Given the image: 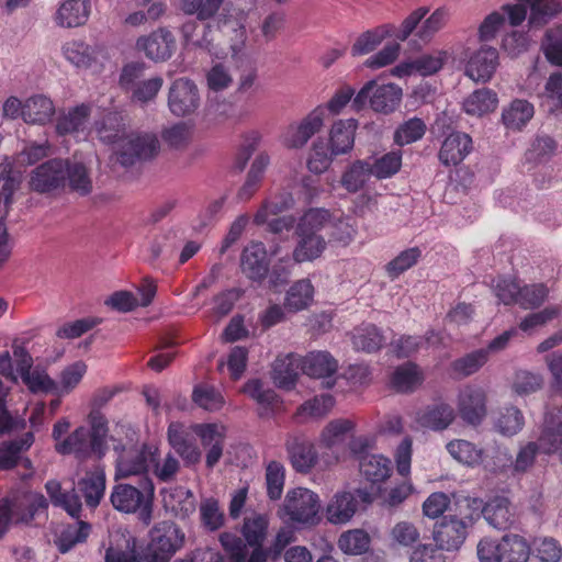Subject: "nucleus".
<instances>
[{
	"mask_svg": "<svg viewBox=\"0 0 562 562\" xmlns=\"http://www.w3.org/2000/svg\"><path fill=\"white\" fill-rule=\"evenodd\" d=\"M91 525L83 520H78L72 525H68L56 539V546L59 552L67 553L76 544L83 543L89 537Z\"/></svg>",
	"mask_w": 562,
	"mask_h": 562,
	"instance_id": "37998d69",
	"label": "nucleus"
},
{
	"mask_svg": "<svg viewBox=\"0 0 562 562\" xmlns=\"http://www.w3.org/2000/svg\"><path fill=\"white\" fill-rule=\"evenodd\" d=\"M371 502V494L363 488H357L355 493L341 492L335 494L326 507V518L335 525L348 522L357 510V503Z\"/></svg>",
	"mask_w": 562,
	"mask_h": 562,
	"instance_id": "2eb2a0df",
	"label": "nucleus"
},
{
	"mask_svg": "<svg viewBox=\"0 0 562 562\" xmlns=\"http://www.w3.org/2000/svg\"><path fill=\"white\" fill-rule=\"evenodd\" d=\"M530 546L527 540L516 533H506L501 539V562H527Z\"/></svg>",
	"mask_w": 562,
	"mask_h": 562,
	"instance_id": "c9c22d12",
	"label": "nucleus"
},
{
	"mask_svg": "<svg viewBox=\"0 0 562 562\" xmlns=\"http://www.w3.org/2000/svg\"><path fill=\"white\" fill-rule=\"evenodd\" d=\"M159 150V140L151 133H132L122 138L115 151L116 160L123 167L154 158Z\"/></svg>",
	"mask_w": 562,
	"mask_h": 562,
	"instance_id": "1a4fd4ad",
	"label": "nucleus"
},
{
	"mask_svg": "<svg viewBox=\"0 0 562 562\" xmlns=\"http://www.w3.org/2000/svg\"><path fill=\"white\" fill-rule=\"evenodd\" d=\"M402 94V89L394 83L379 86L370 80L355 95L351 108L361 111L369 104L374 112L389 114L400 105Z\"/></svg>",
	"mask_w": 562,
	"mask_h": 562,
	"instance_id": "423d86ee",
	"label": "nucleus"
},
{
	"mask_svg": "<svg viewBox=\"0 0 562 562\" xmlns=\"http://www.w3.org/2000/svg\"><path fill=\"white\" fill-rule=\"evenodd\" d=\"M224 0H182L181 10L188 15H195L200 21L213 19Z\"/></svg>",
	"mask_w": 562,
	"mask_h": 562,
	"instance_id": "4d7b16f0",
	"label": "nucleus"
},
{
	"mask_svg": "<svg viewBox=\"0 0 562 562\" xmlns=\"http://www.w3.org/2000/svg\"><path fill=\"white\" fill-rule=\"evenodd\" d=\"M449 10L445 7L436 9L422 24L417 31V36L422 41H429L434 35L445 27L449 20Z\"/></svg>",
	"mask_w": 562,
	"mask_h": 562,
	"instance_id": "338daca9",
	"label": "nucleus"
},
{
	"mask_svg": "<svg viewBox=\"0 0 562 562\" xmlns=\"http://www.w3.org/2000/svg\"><path fill=\"white\" fill-rule=\"evenodd\" d=\"M426 132V125L423 120L418 117L409 119L397 127L394 133V142L404 146L420 139Z\"/></svg>",
	"mask_w": 562,
	"mask_h": 562,
	"instance_id": "0e129e2a",
	"label": "nucleus"
},
{
	"mask_svg": "<svg viewBox=\"0 0 562 562\" xmlns=\"http://www.w3.org/2000/svg\"><path fill=\"white\" fill-rule=\"evenodd\" d=\"M488 360V350L477 349L454 360L451 369L461 376H469L477 372Z\"/></svg>",
	"mask_w": 562,
	"mask_h": 562,
	"instance_id": "864d4df0",
	"label": "nucleus"
},
{
	"mask_svg": "<svg viewBox=\"0 0 562 562\" xmlns=\"http://www.w3.org/2000/svg\"><path fill=\"white\" fill-rule=\"evenodd\" d=\"M361 475L371 483L385 481L392 472L391 460L382 454L363 457L359 462Z\"/></svg>",
	"mask_w": 562,
	"mask_h": 562,
	"instance_id": "4c0bfd02",
	"label": "nucleus"
},
{
	"mask_svg": "<svg viewBox=\"0 0 562 562\" xmlns=\"http://www.w3.org/2000/svg\"><path fill=\"white\" fill-rule=\"evenodd\" d=\"M384 344L382 330L373 324H362L353 330L352 345L357 350L372 353L380 350Z\"/></svg>",
	"mask_w": 562,
	"mask_h": 562,
	"instance_id": "f704fd0d",
	"label": "nucleus"
},
{
	"mask_svg": "<svg viewBox=\"0 0 562 562\" xmlns=\"http://www.w3.org/2000/svg\"><path fill=\"white\" fill-rule=\"evenodd\" d=\"M331 216L325 209H310L299 220L295 234L322 236L319 233L330 223Z\"/></svg>",
	"mask_w": 562,
	"mask_h": 562,
	"instance_id": "a19ab883",
	"label": "nucleus"
},
{
	"mask_svg": "<svg viewBox=\"0 0 562 562\" xmlns=\"http://www.w3.org/2000/svg\"><path fill=\"white\" fill-rule=\"evenodd\" d=\"M13 356L16 371L30 392L49 393L56 389L55 381L44 370H32L33 358L23 346L13 342Z\"/></svg>",
	"mask_w": 562,
	"mask_h": 562,
	"instance_id": "9d476101",
	"label": "nucleus"
},
{
	"mask_svg": "<svg viewBox=\"0 0 562 562\" xmlns=\"http://www.w3.org/2000/svg\"><path fill=\"white\" fill-rule=\"evenodd\" d=\"M198 27L196 21L193 20L182 24L181 34L186 46L205 50L216 58L225 57L227 55V47L222 44L220 38L215 35V32L232 41L228 48L232 49L234 54L237 52L239 44H243L245 40L244 26L237 19L225 13H220L212 23H206L202 29L201 37L196 36Z\"/></svg>",
	"mask_w": 562,
	"mask_h": 562,
	"instance_id": "f257e3e1",
	"label": "nucleus"
},
{
	"mask_svg": "<svg viewBox=\"0 0 562 562\" xmlns=\"http://www.w3.org/2000/svg\"><path fill=\"white\" fill-rule=\"evenodd\" d=\"M498 104L497 93L488 88L474 90L463 101V110L473 116H483L493 112Z\"/></svg>",
	"mask_w": 562,
	"mask_h": 562,
	"instance_id": "473e14b6",
	"label": "nucleus"
},
{
	"mask_svg": "<svg viewBox=\"0 0 562 562\" xmlns=\"http://www.w3.org/2000/svg\"><path fill=\"white\" fill-rule=\"evenodd\" d=\"M319 508L318 495L304 487L290 490L282 507L289 519L300 525H315L319 519Z\"/></svg>",
	"mask_w": 562,
	"mask_h": 562,
	"instance_id": "6e6552de",
	"label": "nucleus"
},
{
	"mask_svg": "<svg viewBox=\"0 0 562 562\" xmlns=\"http://www.w3.org/2000/svg\"><path fill=\"white\" fill-rule=\"evenodd\" d=\"M335 156L323 140H316L307 160V168L313 173H323L330 167Z\"/></svg>",
	"mask_w": 562,
	"mask_h": 562,
	"instance_id": "e2e57ef3",
	"label": "nucleus"
},
{
	"mask_svg": "<svg viewBox=\"0 0 562 562\" xmlns=\"http://www.w3.org/2000/svg\"><path fill=\"white\" fill-rule=\"evenodd\" d=\"M34 442L32 432H25L21 437L0 445V469L13 468L22 451L27 450Z\"/></svg>",
	"mask_w": 562,
	"mask_h": 562,
	"instance_id": "79ce46f5",
	"label": "nucleus"
},
{
	"mask_svg": "<svg viewBox=\"0 0 562 562\" xmlns=\"http://www.w3.org/2000/svg\"><path fill=\"white\" fill-rule=\"evenodd\" d=\"M300 369H302V358L293 353L278 357L272 367V379L276 385L288 390L293 387Z\"/></svg>",
	"mask_w": 562,
	"mask_h": 562,
	"instance_id": "bb28decb",
	"label": "nucleus"
},
{
	"mask_svg": "<svg viewBox=\"0 0 562 562\" xmlns=\"http://www.w3.org/2000/svg\"><path fill=\"white\" fill-rule=\"evenodd\" d=\"M453 419L454 411L446 403L428 405L417 416L419 425L431 430H443L449 427Z\"/></svg>",
	"mask_w": 562,
	"mask_h": 562,
	"instance_id": "c756f323",
	"label": "nucleus"
},
{
	"mask_svg": "<svg viewBox=\"0 0 562 562\" xmlns=\"http://www.w3.org/2000/svg\"><path fill=\"white\" fill-rule=\"evenodd\" d=\"M67 160L49 159L30 173V188L37 193H48L60 189L66 183Z\"/></svg>",
	"mask_w": 562,
	"mask_h": 562,
	"instance_id": "9b49d317",
	"label": "nucleus"
},
{
	"mask_svg": "<svg viewBox=\"0 0 562 562\" xmlns=\"http://www.w3.org/2000/svg\"><path fill=\"white\" fill-rule=\"evenodd\" d=\"M155 486L147 476L142 481L140 488L131 484H116L111 492L113 507L125 514H138L139 520L148 526L151 521Z\"/></svg>",
	"mask_w": 562,
	"mask_h": 562,
	"instance_id": "20e7f679",
	"label": "nucleus"
},
{
	"mask_svg": "<svg viewBox=\"0 0 562 562\" xmlns=\"http://www.w3.org/2000/svg\"><path fill=\"white\" fill-rule=\"evenodd\" d=\"M99 138L108 144L122 143L124 138V123L117 113H108L101 122L97 123Z\"/></svg>",
	"mask_w": 562,
	"mask_h": 562,
	"instance_id": "8fccbe9b",
	"label": "nucleus"
},
{
	"mask_svg": "<svg viewBox=\"0 0 562 562\" xmlns=\"http://www.w3.org/2000/svg\"><path fill=\"white\" fill-rule=\"evenodd\" d=\"M299 238L293 250L292 260L296 263L313 261L321 257L326 248V240L323 236L308 234H295Z\"/></svg>",
	"mask_w": 562,
	"mask_h": 562,
	"instance_id": "e433bc0d",
	"label": "nucleus"
},
{
	"mask_svg": "<svg viewBox=\"0 0 562 562\" xmlns=\"http://www.w3.org/2000/svg\"><path fill=\"white\" fill-rule=\"evenodd\" d=\"M149 538L144 550L146 562H169L184 543V533L173 521L156 524L149 532Z\"/></svg>",
	"mask_w": 562,
	"mask_h": 562,
	"instance_id": "39448f33",
	"label": "nucleus"
},
{
	"mask_svg": "<svg viewBox=\"0 0 562 562\" xmlns=\"http://www.w3.org/2000/svg\"><path fill=\"white\" fill-rule=\"evenodd\" d=\"M63 53L65 58L77 68H88L94 60L93 49L81 41L66 43Z\"/></svg>",
	"mask_w": 562,
	"mask_h": 562,
	"instance_id": "13d9d810",
	"label": "nucleus"
},
{
	"mask_svg": "<svg viewBox=\"0 0 562 562\" xmlns=\"http://www.w3.org/2000/svg\"><path fill=\"white\" fill-rule=\"evenodd\" d=\"M525 424L522 413L515 406H506L497 413L494 427L503 436H514L522 429Z\"/></svg>",
	"mask_w": 562,
	"mask_h": 562,
	"instance_id": "49530a36",
	"label": "nucleus"
},
{
	"mask_svg": "<svg viewBox=\"0 0 562 562\" xmlns=\"http://www.w3.org/2000/svg\"><path fill=\"white\" fill-rule=\"evenodd\" d=\"M90 429L80 426L61 441L56 442L55 450L63 456L74 454L79 460L91 457L101 459L105 456L109 432L108 420L98 409L89 414Z\"/></svg>",
	"mask_w": 562,
	"mask_h": 562,
	"instance_id": "f03ea898",
	"label": "nucleus"
},
{
	"mask_svg": "<svg viewBox=\"0 0 562 562\" xmlns=\"http://www.w3.org/2000/svg\"><path fill=\"white\" fill-rule=\"evenodd\" d=\"M89 115V105L80 104L70 109L67 113L58 116L56 122L57 134L64 136L83 131Z\"/></svg>",
	"mask_w": 562,
	"mask_h": 562,
	"instance_id": "58836bf2",
	"label": "nucleus"
},
{
	"mask_svg": "<svg viewBox=\"0 0 562 562\" xmlns=\"http://www.w3.org/2000/svg\"><path fill=\"white\" fill-rule=\"evenodd\" d=\"M89 12V0H64L56 12V23L64 27H77L86 23Z\"/></svg>",
	"mask_w": 562,
	"mask_h": 562,
	"instance_id": "cd10ccee",
	"label": "nucleus"
},
{
	"mask_svg": "<svg viewBox=\"0 0 562 562\" xmlns=\"http://www.w3.org/2000/svg\"><path fill=\"white\" fill-rule=\"evenodd\" d=\"M338 362L328 351H312L302 358V371L316 379L333 378Z\"/></svg>",
	"mask_w": 562,
	"mask_h": 562,
	"instance_id": "a878e982",
	"label": "nucleus"
},
{
	"mask_svg": "<svg viewBox=\"0 0 562 562\" xmlns=\"http://www.w3.org/2000/svg\"><path fill=\"white\" fill-rule=\"evenodd\" d=\"M326 115L324 105L312 110L297 125H291L284 136V144L290 148L303 147L323 126Z\"/></svg>",
	"mask_w": 562,
	"mask_h": 562,
	"instance_id": "a211bd4d",
	"label": "nucleus"
},
{
	"mask_svg": "<svg viewBox=\"0 0 562 562\" xmlns=\"http://www.w3.org/2000/svg\"><path fill=\"white\" fill-rule=\"evenodd\" d=\"M244 392L260 406L259 416H267L279 403L278 394L271 389H263L260 380H250L244 385Z\"/></svg>",
	"mask_w": 562,
	"mask_h": 562,
	"instance_id": "a18cd8bd",
	"label": "nucleus"
},
{
	"mask_svg": "<svg viewBox=\"0 0 562 562\" xmlns=\"http://www.w3.org/2000/svg\"><path fill=\"white\" fill-rule=\"evenodd\" d=\"M136 549V538L122 535L116 546H110L105 550L104 562H139Z\"/></svg>",
	"mask_w": 562,
	"mask_h": 562,
	"instance_id": "de8ad7c7",
	"label": "nucleus"
},
{
	"mask_svg": "<svg viewBox=\"0 0 562 562\" xmlns=\"http://www.w3.org/2000/svg\"><path fill=\"white\" fill-rule=\"evenodd\" d=\"M372 176L370 162L358 159L350 164L342 172L340 184L349 193H357L364 188Z\"/></svg>",
	"mask_w": 562,
	"mask_h": 562,
	"instance_id": "72a5a7b5",
	"label": "nucleus"
},
{
	"mask_svg": "<svg viewBox=\"0 0 562 562\" xmlns=\"http://www.w3.org/2000/svg\"><path fill=\"white\" fill-rule=\"evenodd\" d=\"M70 188L81 195H87L92 190V181L88 169L81 162H69L67 160L66 181Z\"/></svg>",
	"mask_w": 562,
	"mask_h": 562,
	"instance_id": "bf43d9fd",
	"label": "nucleus"
},
{
	"mask_svg": "<svg viewBox=\"0 0 562 562\" xmlns=\"http://www.w3.org/2000/svg\"><path fill=\"white\" fill-rule=\"evenodd\" d=\"M268 520L262 515L246 518L243 525V536L249 546H261L267 533Z\"/></svg>",
	"mask_w": 562,
	"mask_h": 562,
	"instance_id": "69168bd1",
	"label": "nucleus"
},
{
	"mask_svg": "<svg viewBox=\"0 0 562 562\" xmlns=\"http://www.w3.org/2000/svg\"><path fill=\"white\" fill-rule=\"evenodd\" d=\"M285 482V469L278 461H270L266 467L267 495L271 501L281 498Z\"/></svg>",
	"mask_w": 562,
	"mask_h": 562,
	"instance_id": "052dcab7",
	"label": "nucleus"
},
{
	"mask_svg": "<svg viewBox=\"0 0 562 562\" xmlns=\"http://www.w3.org/2000/svg\"><path fill=\"white\" fill-rule=\"evenodd\" d=\"M192 398L194 403L205 411H220L224 404V397L218 390L209 385H198L193 390Z\"/></svg>",
	"mask_w": 562,
	"mask_h": 562,
	"instance_id": "680f3d73",
	"label": "nucleus"
},
{
	"mask_svg": "<svg viewBox=\"0 0 562 562\" xmlns=\"http://www.w3.org/2000/svg\"><path fill=\"white\" fill-rule=\"evenodd\" d=\"M402 157L401 150H392L370 162L373 177L383 180L395 176L401 170Z\"/></svg>",
	"mask_w": 562,
	"mask_h": 562,
	"instance_id": "3c124183",
	"label": "nucleus"
},
{
	"mask_svg": "<svg viewBox=\"0 0 562 562\" xmlns=\"http://www.w3.org/2000/svg\"><path fill=\"white\" fill-rule=\"evenodd\" d=\"M138 50L145 53L146 57L154 61H164L171 57L176 41L170 31L158 29L147 36H142L136 42Z\"/></svg>",
	"mask_w": 562,
	"mask_h": 562,
	"instance_id": "6ab92c4d",
	"label": "nucleus"
},
{
	"mask_svg": "<svg viewBox=\"0 0 562 562\" xmlns=\"http://www.w3.org/2000/svg\"><path fill=\"white\" fill-rule=\"evenodd\" d=\"M422 257L419 247H411L401 251L386 266L385 271L391 279L398 278L402 273L414 267Z\"/></svg>",
	"mask_w": 562,
	"mask_h": 562,
	"instance_id": "6e6d98bb",
	"label": "nucleus"
},
{
	"mask_svg": "<svg viewBox=\"0 0 562 562\" xmlns=\"http://www.w3.org/2000/svg\"><path fill=\"white\" fill-rule=\"evenodd\" d=\"M314 288L310 280L295 282L286 293L285 306L293 312L302 311L313 300Z\"/></svg>",
	"mask_w": 562,
	"mask_h": 562,
	"instance_id": "09e8293b",
	"label": "nucleus"
},
{
	"mask_svg": "<svg viewBox=\"0 0 562 562\" xmlns=\"http://www.w3.org/2000/svg\"><path fill=\"white\" fill-rule=\"evenodd\" d=\"M269 164L270 157L268 156V154L260 153L256 156V158L251 162L250 169L247 173L244 184L238 190V200L248 201L255 195V193L260 188V184L263 180Z\"/></svg>",
	"mask_w": 562,
	"mask_h": 562,
	"instance_id": "c85d7f7f",
	"label": "nucleus"
},
{
	"mask_svg": "<svg viewBox=\"0 0 562 562\" xmlns=\"http://www.w3.org/2000/svg\"><path fill=\"white\" fill-rule=\"evenodd\" d=\"M358 128V121L355 119L338 120L329 131V147L334 155H345L355 145V135Z\"/></svg>",
	"mask_w": 562,
	"mask_h": 562,
	"instance_id": "5701e85b",
	"label": "nucleus"
},
{
	"mask_svg": "<svg viewBox=\"0 0 562 562\" xmlns=\"http://www.w3.org/2000/svg\"><path fill=\"white\" fill-rule=\"evenodd\" d=\"M200 106L196 85L188 78L176 79L168 91V108L178 117L194 113Z\"/></svg>",
	"mask_w": 562,
	"mask_h": 562,
	"instance_id": "f8f14e48",
	"label": "nucleus"
},
{
	"mask_svg": "<svg viewBox=\"0 0 562 562\" xmlns=\"http://www.w3.org/2000/svg\"><path fill=\"white\" fill-rule=\"evenodd\" d=\"M447 450L453 459L468 465H475L482 461L483 451L467 440H451L447 443Z\"/></svg>",
	"mask_w": 562,
	"mask_h": 562,
	"instance_id": "603ef678",
	"label": "nucleus"
},
{
	"mask_svg": "<svg viewBox=\"0 0 562 562\" xmlns=\"http://www.w3.org/2000/svg\"><path fill=\"white\" fill-rule=\"evenodd\" d=\"M471 148L472 139L468 134L453 132L445 138L439 151V160L445 166H457L468 156Z\"/></svg>",
	"mask_w": 562,
	"mask_h": 562,
	"instance_id": "412c9836",
	"label": "nucleus"
},
{
	"mask_svg": "<svg viewBox=\"0 0 562 562\" xmlns=\"http://www.w3.org/2000/svg\"><path fill=\"white\" fill-rule=\"evenodd\" d=\"M537 445L546 454L560 452L562 448V406L546 412Z\"/></svg>",
	"mask_w": 562,
	"mask_h": 562,
	"instance_id": "aec40b11",
	"label": "nucleus"
},
{
	"mask_svg": "<svg viewBox=\"0 0 562 562\" xmlns=\"http://www.w3.org/2000/svg\"><path fill=\"white\" fill-rule=\"evenodd\" d=\"M369 546L370 537L362 529L348 530L338 539L339 549L347 554H362L369 549Z\"/></svg>",
	"mask_w": 562,
	"mask_h": 562,
	"instance_id": "5fc2aeb1",
	"label": "nucleus"
},
{
	"mask_svg": "<svg viewBox=\"0 0 562 562\" xmlns=\"http://www.w3.org/2000/svg\"><path fill=\"white\" fill-rule=\"evenodd\" d=\"M294 204V199L290 192H281L268 200H266L257 213L255 214L254 222L257 225H262L268 222L271 215H278Z\"/></svg>",
	"mask_w": 562,
	"mask_h": 562,
	"instance_id": "c03bdc74",
	"label": "nucleus"
},
{
	"mask_svg": "<svg viewBox=\"0 0 562 562\" xmlns=\"http://www.w3.org/2000/svg\"><path fill=\"white\" fill-rule=\"evenodd\" d=\"M471 525L470 517L443 516L435 526L434 540L440 550H458L464 542Z\"/></svg>",
	"mask_w": 562,
	"mask_h": 562,
	"instance_id": "ddd939ff",
	"label": "nucleus"
},
{
	"mask_svg": "<svg viewBox=\"0 0 562 562\" xmlns=\"http://www.w3.org/2000/svg\"><path fill=\"white\" fill-rule=\"evenodd\" d=\"M498 64L497 49L492 46L482 45L469 56L464 74L475 82L485 83L492 79Z\"/></svg>",
	"mask_w": 562,
	"mask_h": 562,
	"instance_id": "dca6fc26",
	"label": "nucleus"
},
{
	"mask_svg": "<svg viewBox=\"0 0 562 562\" xmlns=\"http://www.w3.org/2000/svg\"><path fill=\"white\" fill-rule=\"evenodd\" d=\"M423 373L418 366L406 362L398 366L392 374L391 384L397 392H413L423 382Z\"/></svg>",
	"mask_w": 562,
	"mask_h": 562,
	"instance_id": "ea45409f",
	"label": "nucleus"
},
{
	"mask_svg": "<svg viewBox=\"0 0 562 562\" xmlns=\"http://www.w3.org/2000/svg\"><path fill=\"white\" fill-rule=\"evenodd\" d=\"M105 472L100 465L88 471L86 475L78 481V490L85 497L86 505L95 508L104 496L105 492Z\"/></svg>",
	"mask_w": 562,
	"mask_h": 562,
	"instance_id": "4be33fe9",
	"label": "nucleus"
},
{
	"mask_svg": "<svg viewBox=\"0 0 562 562\" xmlns=\"http://www.w3.org/2000/svg\"><path fill=\"white\" fill-rule=\"evenodd\" d=\"M55 113L53 101L42 94L32 95L23 103V120L25 123L45 124Z\"/></svg>",
	"mask_w": 562,
	"mask_h": 562,
	"instance_id": "7c9ffc66",
	"label": "nucleus"
},
{
	"mask_svg": "<svg viewBox=\"0 0 562 562\" xmlns=\"http://www.w3.org/2000/svg\"><path fill=\"white\" fill-rule=\"evenodd\" d=\"M482 514L485 520L498 530H508L516 524L510 503L506 497H494L483 507Z\"/></svg>",
	"mask_w": 562,
	"mask_h": 562,
	"instance_id": "b1692460",
	"label": "nucleus"
},
{
	"mask_svg": "<svg viewBox=\"0 0 562 562\" xmlns=\"http://www.w3.org/2000/svg\"><path fill=\"white\" fill-rule=\"evenodd\" d=\"M286 450L293 469L300 473H307L317 461V452L312 442L295 437L286 442Z\"/></svg>",
	"mask_w": 562,
	"mask_h": 562,
	"instance_id": "393cba45",
	"label": "nucleus"
},
{
	"mask_svg": "<svg viewBox=\"0 0 562 562\" xmlns=\"http://www.w3.org/2000/svg\"><path fill=\"white\" fill-rule=\"evenodd\" d=\"M270 258L261 241H251L240 255V270L254 282H261L269 273Z\"/></svg>",
	"mask_w": 562,
	"mask_h": 562,
	"instance_id": "f3484780",
	"label": "nucleus"
},
{
	"mask_svg": "<svg viewBox=\"0 0 562 562\" xmlns=\"http://www.w3.org/2000/svg\"><path fill=\"white\" fill-rule=\"evenodd\" d=\"M542 48L552 65L562 67V27L547 32Z\"/></svg>",
	"mask_w": 562,
	"mask_h": 562,
	"instance_id": "774afa93",
	"label": "nucleus"
},
{
	"mask_svg": "<svg viewBox=\"0 0 562 562\" xmlns=\"http://www.w3.org/2000/svg\"><path fill=\"white\" fill-rule=\"evenodd\" d=\"M533 105L527 100L516 99L503 109L502 122L507 130L520 131L533 116Z\"/></svg>",
	"mask_w": 562,
	"mask_h": 562,
	"instance_id": "2f4dec72",
	"label": "nucleus"
},
{
	"mask_svg": "<svg viewBox=\"0 0 562 562\" xmlns=\"http://www.w3.org/2000/svg\"><path fill=\"white\" fill-rule=\"evenodd\" d=\"M113 450L116 453V476L128 477L147 473L149 464L155 462V452L147 445L130 446L121 443L114 437Z\"/></svg>",
	"mask_w": 562,
	"mask_h": 562,
	"instance_id": "0eeeda50",
	"label": "nucleus"
},
{
	"mask_svg": "<svg viewBox=\"0 0 562 562\" xmlns=\"http://www.w3.org/2000/svg\"><path fill=\"white\" fill-rule=\"evenodd\" d=\"M428 12L429 9L427 7H419L405 18L398 27L386 23L363 32L352 44L351 55L362 56L370 54L387 37H395L402 42L406 41Z\"/></svg>",
	"mask_w": 562,
	"mask_h": 562,
	"instance_id": "7ed1b4c3",
	"label": "nucleus"
},
{
	"mask_svg": "<svg viewBox=\"0 0 562 562\" xmlns=\"http://www.w3.org/2000/svg\"><path fill=\"white\" fill-rule=\"evenodd\" d=\"M486 392L473 385L462 389L458 395V411L462 420L470 426H479L487 415Z\"/></svg>",
	"mask_w": 562,
	"mask_h": 562,
	"instance_id": "4468645a",
	"label": "nucleus"
}]
</instances>
